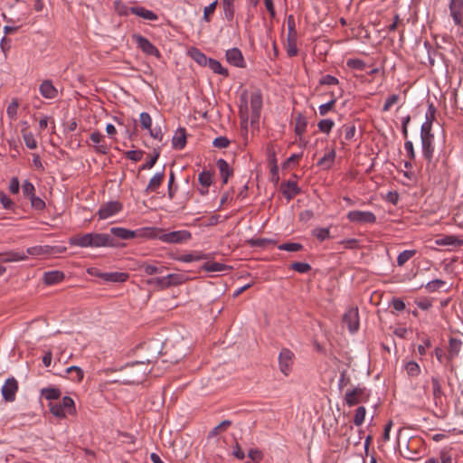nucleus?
Wrapping results in <instances>:
<instances>
[{"mask_svg":"<svg viewBox=\"0 0 463 463\" xmlns=\"http://www.w3.org/2000/svg\"><path fill=\"white\" fill-rule=\"evenodd\" d=\"M278 248L280 250L299 251L303 249V245L297 242H287L279 245Z\"/></svg>","mask_w":463,"mask_h":463,"instance_id":"49","label":"nucleus"},{"mask_svg":"<svg viewBox=\"0 0 463 463\" xmlns=\"http://www.w3.org/2000/svg\"><path fill=\"white\" fill-rule=\"evenodd\" d=\"M313 235L320 241H323L330 238V232L328 228H317L313 231Z\"/></svg>","mask_w":463,"mask_h":463,"instance_id":"52","label":"nucleus"},{"mask_svg":"<svg viewBox=\"0 0 463 463\" xmlns=\"http://www.w3.org/2000/svg\"><path fill=\"white\" fill-rule=\"evenodd\" d=\"M295 354L294 353L288 349L283 348L279 355V371L285 375L288 376L292 371V367L294 364Z\"/></svg>","mask_w":463,"mask_h":463,"instance_id":"6","label":"nucleus"},{"mask_svg":"<svg viewBox=\"0 0 463 463\" xmlns=\"http://www.w3.org/2000/svg\"><path fill=\"white\" fill-rule=\"evenodd\" d=\"M110 233L121 240H130L137 237L154 238L156 236V229L155 227H144L136 231H131L123 227H112Z\"/></svg>","mask_w":463,"mask_h":463,"instance_id":"3","label":"nucleus"},{"mask_svg":"<svg viewBox=\"0 0 463 463\" xmlns=\"http://www.w3.org/2000/svg\"><path fill=\"white\" fill-rule=\"evenodd\" d=\"M40 93L45 99H54L57 97L58 90L49 80H43L39 87Z\"/></svg>","mask_w":463,"mask_h":463,"instance_id":"20","label":"nucleus"},{"mask_svg":"<svg viewBox=\"0 0 463 463\" xmlns=\"http://www.w3.org/2000/svg\"><path fill=\"white\" fill-rule=\"evenodd\" d=\"M365 414H366L365 408L364 406L358 407L355 411V414L354 417V424L355 426H361L364 421Z\"/></svg>","mask_w":463,"mask_h":463,"instance_id":"48","label":"nucleus"},{"mask_svg":"<svg viewBox=\"0 0 463 463\" xmlns=\"http://www.w3.org/2000/svg\"><path fill=\"white\" fill-rule=\"evenodd\" d=\"M449 14L455 24L461 25L463 18V0H450Z\"/></svg>","mask_w":463,"mask_h":463,"instance_id":"16","label":"nucleus"},{"mask_svg":"<svg viewBox=\"0 0 463 463\" xmlns=\"http://www.w3.org/2000/svg\"><path fill=\"white\" fill-rule=\"evenodd\" d=\"M73 372H77V376H71V379L76 382H80L83 379L84 373L81 368L72 365L71 367H68L66 369L67 373H73Z\"/></svg>","mask_w":463,"mask_h":463,"instance_id":"55","label":"nucleus"},{"mask_svg":"<svg viewBox=\"0 0 463 463\" xmlns=\"http://www.w3.org/2000/svg\"><path fill=\"white\" fill-rule=\"evenodd\" d=\"M193 59L200 65L206 66L209 58L204 53L197 49H193L191 52Z\"/></svg>","mask_w":463,"mask_h":463,"instance_id":"45","label":"nucleus"},{"mask_svg":"<svg viewBox=\"0 0 463 463\" xmlns=\"http://www.w3.org/2000/svg\"><path fill=\"white\" fill-rule=\"evenodd\" d=\"M445 285H446V282L444 280L437 279H433V280L428 282L425 285V288L429 292H435V291H438L442 287H444Z\"/></svg>","mask_w":463,"mask_h":463,"instance_id":"47","label":"nucleus"},{"mask_svg":"<svg viewBox=\"0 0 463 463\" xmlns=\"http://www.w3.org/2000/svg\"><path fill=\"white\" fill-rule=\"evenodd\" d=\"M143 154L141 150H129L125 153L126 157L134 162L140 161L143 157Z\"/></svg>","mask_w":463,"mask_h":463,"instance_id":"58","label":"nucleus"},{"mask_svg":"<svg viewBox=\"0 0 463 463\" xmlns=\"http://www.w3.org/2000/svg\"><path fill=\"white\" fill-rule=\"evenodd\" d=\"M140 124L142 128L146 130L150 129L152 127V118L147 112H142L140 114Z\"/></svg>","mask_w":463,"mask_h":463,"instance_id":"56","label":"nucleus"},{"mask_svg":"<svg viewBox=\"0 0 463 463\" xmlns=\"http://www.w3.org/2000/svg\"><path fill=\"white\" fill-rule=\"evenodd\" d=\"M18 391V383L14 378H8L5 384L2 386V395L5 402H14L15 400V395Z\"/></svg>","mask_w":463,"mask_h":463,"instance_id":"12","label":"nucleus"},{"mask_svg":"<svg viewBox=\"0 0 463 463\" xmlns=\"http://www.w3.org/2000/svg\"><path fill=\"white\" fill-rule=\"evenodd\" d=\"M213 145L217 148H226L230 145V140L226 137H216Z\"/></svg>","mask_w":463,"mask_h":463,"instance_id":"64","label":"nucleus"},{"mask_svg":"<svg viewBox=\"0 0 463 463\" xmlns=\"http://www.w3.org/2000/svg\"><path fill=\"white\" fill-rule=\"evenodd\" d=\"M202 269L206 272H223L232 268L220 262L207 261L203 265Z\"/></svg>","mask_w":463,"mask_h":463,"instance_id":"28","label":"nucleus"},{"mask_svg":"<svg viewBox=\"0 0 463 463\" xmlns=\"http://www.w3.org/2000/svg\"><path fill=\"white\" fill-rule=\"evenodd\" d=\"M431 392L434 404L441 407L445 401V393L439 376L433 375L430 378Z\"/></svg>","mask_w":463,"mask_h":463,"instance_id":"11","label":"nucleus"},{"mask_svg":"<svg viewBox=\"0 0 463 463\" xmlns=\"http://www.w3.org/2000/svg\"><path fill=\"white\" fill-rule=\"evenodd\" d=\"M399 100V95L397 94H392L391 96H389L384 104H383V111L386 112V111H389L390 109L398 102Z\"/></svg>","mask_w":463,"mask_h":463,"instance_id":"57","label":"nucleus"},{"mask_svg":"<svg viewBox=\"0 0 463 463\" xmlns=\"http://www.w3.org/2000/svg\"><path fill=\"white\" fill-rule=\"evenodd\" d=\"M343 323L347 326V328L351 333L356 332L359 328L358 309H348L343 316Z\"/></svg>","mask_w":463,"mask_h":463,"instance_id":"13","label":"nucleus"},{"mask_svg":"<svg viewBox=\"0 0 463 463\" xmlns=\"http://www.w3.org/2000/svg\"><path fill=\"white\" fill-rule=\"evenodd\" d=\"M336 99L333 98L328 102L322 104L318 107V111L320 116H326L329 111H331L335 105Z\"/></svg>","mask_w":463,"mask_h":463,"instance_id":"51","label":"nucleus"},{"mask_svg":"<svg viewBox=\"0 0 463 463\" xmlns=\"http://www.w3.org/2000/svg\"><path fill=\"white\" fill-rule=\"evenodd\" d=\"M50 411L57 418L63 419L67 414L73 415L76 413L74 401L69 397L64 396L61 402L49 403Z\"/></svg>","mask_w":463,"mask_h":463,"instance_id":"4","label":"nucleus"},{"mask_svg":"<svg viewBox=\"0 0 463 463\" xmlns=\"http://www.w3.org/2000/svg\"><path fill=\"white\" fill-rule=\"evenodd\" d=\"M461 345H462L461 340L453 338V337H451L449 339V354H448V358L449 360H452L454 357L458 356V354H459Z\"/></svg>","mask_w":463,"mask_h":463,"instance_id":"30","label":"nucleus"},{"mask_svg":"<svg viewBox=\"0 0 463 463\" xmlns=\"http://www.w3.org/2000/svg\"><path fill=\"white\" fill-rule=\"evenodd\" d=\"M198 182L203 186L201 188L200 194H206L208 193V188L213 183V175L209 171H203L198 175Z\"/></svg>","mask_w":463,"mask_h":463,"instance_id":"24","label":"nucleus"},{"mask_svg":"<svg viewBox=\"0 0 463 463\" xmlns=\"http://www.w3.org/2000/svg\"><path fill=\"white\" fill-rule=\"evenodd\" d=\"M227 61L236 67H245L244 59L241 52L238 48H232L226 52Z\"/></svg>","mask_w":463,"mask_h":463,"instance_id":"17","label":"nucleus"},{"mask_svg":"<svg viewBox=\"0 0 463 463\" xmlns=\"http://www.w3.org/2000/svg\"><path fill=\"white\" fill-rule=\"evenodd\" d=\"M282 194L289 201L300 193V189L294 181H287L281 184Z\"/></svg>","mask_w":463,"mask_h":463,"instance_id":"19","label":"nucleus"},{"mask_svg":"<svg viewBox=\"0 0 463 463\" xmlns=\"http://www.w3.org/2000/svg\"><path fill=\"white\" fill-rule=\"evenodd\" d=\"M431 125L430 122H424L421 126L420 129V137L421 139L424 138H433V135L430 133L431 130Z\"/></svg>","mask_w":463,"mask_h":463,"instance_id":"61","label":"nucleus"},{"mask_svg":"<svg viewBox=\"0 0 463 463\" xmlns=\"http://www.w3.org/2000/svg\"><path fill=\"white\" fill-rule=\"evenodd\" d=\"M368 395L365 394V388L356 387L345 392V402L349 406H354L362 402H366Z\"/></svg>","mask_w":463,"mask_h":463,"instance_id":"9","label":"nucleus"},{"mask_svg":"<svg viewBox=\"0 0 463 463\" xmlns=\"http://www.w3.org/2000/svg\"><path fill=\"white\" fill-rule=\"evenodd\" d=\"M168 287H174L183 284L186 278L183 274L172 273L165 276Z\"/></svg>","mask_w":463,"mask_h":463,"instance_id":"33","label":"nucleus"},{"mask_svg":"<svg viewBox=\"0 0 463 463\" xmlns=\"http://www.w3.org/2000/svg\"><path fill=\"white\" fill-rule=\"evenodd\" d=\"M186 145V131L184 128H179L172 138V146L175 149L181 150Z\"/></svg>","mask_w":463,"mask_h":463,"instance_id":"21","label":"nucleus"},{"mask_svg":"<svg viewBox=\"0 0 463 463\" xmlns=\"http://www.w3.org/2000/svg\"><path fill=\"white\" fill-rule=\"evenodd\" d=\"M232 425V421L229 420H222L220 424L214 427L208 435V438H213L220 433L225 431Z\"/></svg>","mask_w":463,"mask_h":463,"instance_id":"39","label":"nucleus"},{"mask_svg":"<svg viewBox=\"0 0 463 463\" xmlns=\"http://www.w3.org/2000/svg\"><path fill=\"white\" fill-rule=\"evenodd\" d=\"M18 107H19V104L16 99L12 100L11 103L8 105V107L6 109V114L10 118L13 119L15 118V116L17 114Z\"/></svg>","mask_w":463,"mask_h":463,"instance_id":"59","label":"nucleus"},{"mask_svg":"<svg viewBox=\"0 0 463 463\" xmlns=\"http://www.w3.org/2000/svg\"><path fill=\"white\" fill-rule=\"evenodd\" d=\"M146 284L149 286H153L157 288L158 289H165L168 288V284L165 277H157V278H151L146 280Z\"/></svg>","mask_w":463,"mask_h":463,"instance_id":"36","label":"nucleus"},{"mask_svg":"<svg viewBox=\"0 0 463 463\" xmlns=\"http://www.w3.org/2000/svg\"><path fill=\"white\" fill-rule=\"evenodd\" d=\"M42 395L49 401L58 400L61 396V391L58 388H44L42 390Z\"/></svg>","mask_w":463,"mask_h":463,"instance_id":"41","label":"nucleus"},{"mask_svg":"<svg viewBox=\"0 0 463 463\" xmlns=\"http://www.w3.org/2000/svg\"><path fill=\"white\" fill-rule=\"evenodd\" d=\"M23 139L25 146L30 149H35L37 147V141L32 132H28L24 129L22 130Z\"/></svg>","mask_w":463,"mask_h":463,"instance_id":"40","label":"nucleus"},{"mask_svg":"<svg viewBox=\"0 0 463 463\" xmlns=\"http://www.w3.org/2000/svg\"><path fill=\"white\" fill-rule=\"evenodd\" d=\"M262 108V95L260 90H256L250 94V122L256 124L259 122Z\"/></svg>","mask_w":463,"mask_h":463,"instance_id":"7","label":"nucleus"},{"mask_svg":"<svg viewBox=\"0 0 463 463\" xmlns=\"http://www.w3.org/2000/svg\"><path fill=\"white\" fill-rule=\"evenodd\" d=\"M416 254L415 250H406L402 251L397 257V265L403 266L410 259Z\"/></svg>","mask_w":463,"mask_h":463,"instance_id":"42","label":"nucleus"},{"mask_svg":"<svg viewBox=\"0 0 463 463\" xmlns=\"http://www.w3.org/2000/svg\"><path fill=\"white\" fill-rule=\"evenodd\" d=\"M95 277L100 278L107 282H125L129 278V275L126 272H90Z\"/></svg>","mask_w":463,"mask_h":463,"instance_id":"14","label":"nucleus"},{"mask_svg":"<svg viewBox=\"0 0 463 463\" xmlns=\"http://www.w3.org/2000/svg\"><path fill=\"white\" fill-rule=\"evenodd\" d=\"M3 262L22 261L28 259L24 251L11 250L1 254Z\"/></svg>","mask_w":463,"mask_h":463,"instance_id":"25","label":"nucleus"},{"mask_svg":"<svg viewBox=\"0 0 463 463\" xmlns=\"http://www.w3.org/2000/svg\"><path fill=\"white\" fill-rule=\"evenodd\" d=\"M133 14L146 20L156 21L157 15L150 10H147L142 6H132L128 8V11L125 12L124 14Z\"/></svg>","mask_w":463,"mask_h":463,"instance_id":"18","label":"nucleus"},{"mask_svg":"<svg viewBox=\"0 0 463 463\" xmlns=\"http://www.w3.org/2000/svg\"><path fill=\"white\" fill-rule=\"evenodd\" d=\"M217 167L220 171L222 183L226 184L230 176L233 175V170L230 167L229 164L222 158L217 160Z\"/></svg>","mask_w":463,"mask_h":463,"instance_id":"26","label":"nucleus"},{"mask_svg":"<svg viewBox=\"0 0 463 463\" xmlns=\"http://www.w3.org/2000/svg\"><path fill=\"white\" fill-rule=\"evenodd\" d=\"M206 66H208L215 73L222 76H228V71L224 69L221 62L217 60L209 58Z\"/></svg>","mask_w":463,"mask_h":463,"instance_id":"32","label":"nucleus"},{"mask_svg":"<svg viewBox=\"0 0 463 463\" xmlns=\"http://www.w3.org/2000/svg\"><path fill=\"white\" fill-rule=\"evenodd\" d=\"M307 125V121L306 118L301 114H298L296 118V126H295L296 135L302 136L304 134V132L306 131Z\"/></svg>","mask_w":463,"mask_h":463,"instance_id":"37","label":"nucleus"},{"mask_svg":"<svg viewBox=\"0 0 463 463\" xmlns=\"http://www.w3.org/2000/svg\"><path fill=\"white\" fill-rule=\"evenodd\" d=\"M64 274L59 270H52L43 274V280L46 285H53L62 281Z\"/></svg>","mask_w":463,"mask_h":463,"instance_id":"27","label":"nucleus"},{"mask_svg":"<svg viewBox=\"0 0 463 463\" xmlns=\"http://www.w3.org/2000/svg\"><path fill=\"white\" fill-rule=\"evenodd\" d=\"M122 209V204L118 201H112L109 202L102 206H100L98 214L99 219H107L118 212H120Z\"/></svg>","mask_w":463,"mask_h":463,"instance_id":"15","label":"nucleus"},{"mask_svg":"<svg viewBox=\"0 0 463 463\" xmlns=\"http://www.w3.org/2000/svg\"><path fill=\"white\" fill-rule=\"evenodd\" d=\"M140 269L142 270H144V272L146 275H150L151 276V275H154V274L162 273L164 271V269H166V268L164 267V266L157 267L156 265H153V264H150V263H147V262H143L140 265Z\"/></svg>","mask_w":463,"mask_h":463,"instance_id":"34","label":"nucleus"},{"mask_svg":"<svg viewBox=\"0 0 463 463\" xmlns=\"http://www.w3.org/2000/svg\"><path fill=\"white\" fill-rule=\"evenodd\" d=\"M70 245L80 248H100L114 247L116 243L114 239L107 233L90 232L85 234H78L69 239Z\"/></svg>","mask_w":463,"mask_h":463,"instance_id":"1","label":"nucleus"},{"mask_svg":"<svg viewBox=\"0 0 463 463\" xmlns=\"http://www.w3.org/2000/svg\"><path fill=\"white\" fill-rule=\"evenodd\" d=\"M436 244L440 246H459L463 244V241L458 240L455 236H446L444 238L437 240Z\"/></svg>","mask_w":463,"mask_h":463,"instance_id":"38","label":"nucleus"},{"mask_svg":"<svg viewBox=\"0 0 463 463\" xmlns=\"http://www.w3.org/2000/svg\"><path fill=\"white\" fill-rule=\"evenodd\" d=\"M156 358V356L155 355L152 358L146 359V364L143 361H140L128 365L126 367L128 378L124 380V383L131 384L141 383L145 379V376L150 372L148 364L152 363Z\"/></svg>","mask_w":463,"mask_h":463,"instance_id":"2","label":"nucleus"},{"mask_svg":"<svg viewBox=\"0 0 463 463\" xmlns=\"http://www.w3.org/2000/svg\"><path fill=\"white\" fill-rule=\"evenodd\" d=\"M48 247H43V246H33V247H30L26 250L25 253L26 255H31V256H40V255H43V254H46L49 252Z\"/></svg>","mask_w":463,"mask_h":463,"instance_id":"50","label":"nucleus"},{"mask_svg":"<svg viewBox=\"0 0 463 463\" xmlns=\"http://www.w3.org/2000/svg\"><path fill=\"white\" fill-rule=\"evenodd\" d=\"M234 0H222V5L225 16L228 20H232L234 15Z\"/></svg>","mask_w":463,"mask_h":463,"instance_id":"46","label":"nucleus"},{"mask_svg":"<svg viewBox=\"0 0 463 463\" xmlns=\"http://www.w3.org/2000/svg\"><path fill=\"white\" fill-rule=\"evenodd\" d=\"M347 65L355 70L364 71L365 69V63L359 59H352L347 61Z\"/></svg>","mask_w":463,"mask_h":463,"instance_id":"63","label":"nucleus"},{"mask_svg":"<svg viewBox=\"0 0 463 463\" xmlns=\"http://www.w3.org/2000/svg\"><path fill=\"white\" fill-rule=\"evenodd\" d=\"M405 370L408 375L411 377H416L420 373V367L414 361L408 362L405 365Z\"/></svg>","mask_w":463,"mask_h":463,"instance_id":"44","label":"nucleus"},{"mask_svg":"<svg viewBox=\"0 0 463 463\" xmlns=\"http://www.w3.org/2000/svg\"><path fill=\"white\" fill-rule=\"evenodd\" d=\"M158 157H159V153L156 152L155 155L149 158V160H147L145 164H143L139 167V171L151 169L156 165Z\"/></svg>","mask_w":463,"mask_h":463,"instance_id":"62","label":"nucleus"},{"mask_svg":"<svg viewBox=\"0 0 463 463\" xmlns=\"http://www.w3.org/2000/svg\"><path fill=\"white\" fill-rule=\"evenodd\" d=\"M165 178L164 171L158 172L155 174L152 178L149 180L147 186L145 189L146 194H150L156 192V190L161 186Z\"/></svg>","mask_w":463,"mask_h":463,"instance_id":"22","label":"nucleus"},{"mask_svg":"<svg viewBox=\"0 0 463 463\" xmlns=\"http://www.w3.org/2000/svg\"><path fill=\"white\" fill-rule=\"evenodd\" d=\"M346 217L351 222L358 224L374 223L376 222L375 214L368 211H350Z\"/></svg>","mask_w":463,"mask_h":463,"instance_id":"8","label":"nucleus"},{"mask_svg":"<svg viewBox=\"0 0 463 463\" xmlns=\"http://www.w3.org/2000/svg\"><path fill=\"white\" fill-rule=\"evenodd\" d=\"M22 189H23V194L24 196H27L29 198H32L33 196H34V191H35V188H34V185L29 182L28 180H25L22 185Z\"/></svg>","mask_w":463,"mask_h":463,"instance_id":"53","label":"nucleus"},{"mask_svg":"<svg viewBox=\"0 0 463 463\" xmlns=\"http://www.w3.org/2000/svg\"><path fill=\"white\" fill-rule=\"evenodd\" d=\"M339 83V80L335 76H332L330 74L324 75L319 80L320 85H337Z\"/></svg>","mask_w":463,"mask_h":463,"instance_id":"60","label":"nucleus"},{"mask_svg":"<svg viewBox=\"0 0 463 463\" xmlns=\"http://www.w3.org/2000/svg\"><path fill=\"white\" fill-rule=\"evenodd\" d=\"M156 229V236L153 239H158L166 243H181L191 239V232L185 230L175 231L167 233H162L161 230Z\"/></svg>","mask_w":463,"mask_h":463,"instance_id":"5","label":"nucleus"},{"mask_svg":"<svg viewBox=\"0 0 463 463\" xmlns=\"http://www.w3.org/2000/svg\"><path fill=\"white\" fill-rule=\"evenodd\" d=\"M291 269L298 273H307L311 270V266L306 262H294Z\"/></svg>","mask_w":463,"mask_h":463,"instance_id":"54","label":"nucleus"},{"mask_svg":"<svg viewBox=\"0 0 463 463\" xmlns=\"http://www.w3.org/2000/svg\"><path fill=\"white\" fill-rule=\"evenodd\" d=\"M132 37L135 43H137V47L144 53L155 57L160 56V52L158 51V49L152 43H150L148 39L140 34H134Z\"/></svg>","mask_w":463,"mask_h":463,"instance_id":"10","label":"nucleus"},{"mask_svg":"<svg viewBox=\"0 0 463 463\" xmlns=\"http://www.w3.org/2000/svg\"><path fill=\"white\" fill-rule=\"evenodd\" d=\"M432 141H433V138H424L423 137L421 139L423 156L429 162L431 161L432 156H433L434 148L432 146Z\"/></svg>","mask_w":463,"mask_h":463,"instance_id":"29","label":"nucleus"},{"mask_svg":"<svg viewBox=\"0 0 463 463\" xmlns=\"http://www.w3.org/2000/svg\"><path fill=\"white\" fill-rule=\"evenodd\" d=\"M334 126H335V122H334V120H332L330 118L321 119L317 123L318 129L325 134H329L331 132L332 128H334Z\"/></svg>","mask_w":463,"mask_h":463,"instance_id":"43","label":"nucleus"},{"mask_svg":"<svg viewBox=\"0 0 463 463\" xmlns=\"http://www.w3.org/2000/svg\"><path fill=\"white\" fill-rule=\"evenodd\" d=\"M335 158V149H331L328 153H326L323 157H321L317 165L322 166L324 169H329L334 164Z\"/></svg>","mask_w":463,"mask_h":463,"instance_id":"31","label":"nucleus"},{"mask_svg":"<svg viewBox=\"0 0 463 463\" xmlns=\"http://www.w3.org/2000/svg\"><path fill=\"white\" fill-rule=\"evenodd\" d=\"M90 140L96 144L95 150L100 154H107L108 146L105 144V137L100 132H93L90 135Z\"/></svg>","mask_w":463,"mask_h":463,"instance_id":"23","label":"nucleus"},{"mask_svg":"<svg viewBox=\"0 0 463 463\" xmlns=\"http://www.w3.org/2000/svg\"><path fill=\"white\" fill-rule=\"evenodd\" d=\"M339 131L344 135L345 140L350 141L354 138L356 128L354 124H344Z\"/></svg>","mask_w":463,"mask_h":463,"instance_id":"35","label":"nucleus"}]
</instances>
